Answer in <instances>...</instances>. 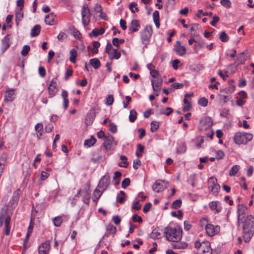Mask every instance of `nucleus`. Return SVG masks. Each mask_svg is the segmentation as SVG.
Wrapping results in <instances>:
<instances>
[{
	"mask_svg": "<svg viewBox=\"0 0 254 254\" xmlns=\"http://www.w3.org/2000/svg\"><path fill=\"white\" fill-rule=\"evenodd\" d=\"M243 224V237L246 243L249 242L254 232V217L252 215L247 216L241 222Z\"/></svg>",
	"mask_w": 254,
	"mask_h": 254,
	"instance_id": "f257e3e1",
	"label": "nucleus"
},
{
	"mask_svg": "<svg viewBox=\"0 0 254 254\" xmlns=\"http://www.w3.org/2000/svg\"><path fill=\"white\" fill-rule=\"evenodd\" d=\"M164 233L166 239L169 241L178 242L182 237V230L180 228L168 226L165 228Z\"/></svg>",
	"mask_w": 254,
	"mask_h": 254,
	"instance_id": "f03ea898",
	"label": "nucleus"
},
{
	"mask_svg": "<svg viewBox=\"0 0 254 254\" xmlns=\"http://www.w3.org/2000/svg\"><path fill=\"white\" fill-rule=\"evenodd\" d=\"M253 137L251 133L247 132H237L234 136V140L235 143L240 144H245L248 142L251 141Z\"/></svg>",
	"mask_w": 254,
	"mask_h": 254,
	"instance_id": "7ed1b4c3",
	"label": "nucleus"
},
{
	"mask_svg": "<svg viewBox=\"0 0 254 254\" xmlns=\"http://www.w3.org/2000/svg\"><path fill=\"white\" fill-rule=\"evenodd\" d=\"M153 32L152 27L151 25H146L142 31L140 37L142 43L145 46L148 45L150 42V39Z\"/></svg>",
	"mask_w": 254,
	"mask_h": 254,
	"instance_id": "20e7f679",
	"label": "nucleus"
},
{
	"mask_svg": "<svg viewBox=\"0 0 254 254\" xmlns=\"http://www.w3.org/2000/svg\"><path fill=\"white\" fill-rule=\"evenodd\" d=\"M90 10L86 4H84L81 11L82 22L84 26H87L90 22Z\"/></svg>",
	"mask_w": 254,
	"mask_h": 254,
	"instance_id": "39448f33",
	"label": "nucleus"
},
{
	"mask_svg": "<svg viewBox=\"0 0 254 254\" xmlns=\"http://www.w3.org/2000/svg\"><path fill=\"white\" fill-rule=\"evenodd\" d=\"M110 183V177L108 173H106L99 180L97 188L101 189L104 191L109 186Z\"/></svg>",
	"mask_w": 254,
	"mask_h": 254,
	"instance_id": "423d86ee",
	"label": "nucleus"
},
{
	"mask_svg": "<svg viewBox=\"0 0 254 254\" xmlns=\"http://www.w3.org/2000/svg\"><path fill=\"white\" fill-rule=\"evenodd\" d=\"M247 210V206H245L244 204H239L238 205L237 213L238 215L237 222L238 225H240L241 222L243 221L244 219L246 218L245 215Z\"/></svg>",
	"mask_w": 254,
	"mask_h": 254,
	"instance_id": "0eeeda50",
	"label": "nucleus"
},
{
	"mask_svg": "<svg viewBox=\"0 0 254 254\" xmlns=\"http://www.w3.org/2000/svg\"><path fill=\"white\" fill-rule=\"evenodd\" d=\"M20 191L19 189H17L14 191L12 198L7 204V207H11L12 209L15 208L19 199Z\"/></svg>",
	"mask_w": 254,
	"mask_h": 254,
	"instance_id": "6e6552de",
	"label": "nucleus"
},
{
	"mask_svg": "<svg viewBox=\"0 0 254 254\" xmlns=\"http://www.w3.org/2000/svg\"><path fill=\"white\" fill-rule=\"evenodd\" d=\"M206 234L210 237L217 234L220 231V227L218 225L214 226L211 224H208L205 226Z\"/></svg>",
	"mask_w": 254,
	"mask_h": 254,
	"instance_id": "1a4fd4ad",
	"label": "nucleus"
},
{
	"mask_svg": "<svg viewBox=\"0 0 254 254\" xmlns=\"http://www.w3.org/2000/svg\"><path fill=\"white\" fill-rule=\"evenodd\" d=\"M16 97V91L14 89L7 88L5 92L4 102H12Z\"/></svg>",
	"mask_w": 254,
	"mask_h": 254,
	"instance_id": "9d476101",
	"label": "nucleus"
},
{
	"mask_svg": "<svg viewBox=\"0 0 254 254\" xmlns=\"http://www.w3.org/2000/svg\"><path fill=\"white\" fill-rule=\"evenodd\" d=\"M50 249V242L47 241L41 244L39 247L38 252L39 254H48Z\"/></svg>",
	"mask_w": 254,
	"mask_h": 254,
	"instance_id": "9b49d317",
	"label": "nucleus"
},
{
	"mask_svg": "<svg viewBox=\"0 0 254 254\" xmlns=\"http://www.w3.org/2000/svg\"><path fill=\"white\" fill-rule=\"evenodd\" d=\"M56 80L57 78L53 79L48 86L49 94L52 97L56 95L58 91Z\"/></svg>",
	"mask_w": 254,
	"mask_h": 254,
	"instance_id": "f8f14e48",
	"label": "nucleus"
},
{
	"mask_svg": "<svg viewBox=\"0 0 254 254\" xmlns=\"http://www.w3.org/2000/svg\"><path fill=\"white\" fill-rule=\"evenodd\" d=\"M114 137L112 135L108 134L104 138L103 146L106 150L111 149L114 142Z\"/></svg>",
	"mask_w": 254,
	"mask_h": 254,
	"instance_id": "ddd939ff",
	"label": "nucleus"
},
{
	"mask_svg": "<svg viewBox=\"0 0 254 254\" xmlns=\"http://www.w3.org/2000/svg\"><path fill=\"white\" fill-rule=\"evenodd\" d=\"M45 22L46 24L53 25L57 23V19L56 15L52 12L45 16Z\"/></svg>",
	"mask_w": 254,
	"mask_h": 254,
	"instance_id": "4468645a",
	"label": "nucleus"
},
{
	"mask_svg": "<svg viewBox=\"0 0 254 254\" xmlns=\"http://www.w3.org/2000/svg\"><path fill=\"white\" fill-rule=\"evenodd\" d=\"M96 116V113L94 109H91L87 113L85 119V123L87 126L90 125L93 122Z\"/></svg>",
	"mask_w": 254,
	"mask_h": 254,
	"instance_id": "2eb2a0df",
	"label": "nucleus"
},
{
	"mask_svg": "<svg viewBox=\"0 0 254 254\" xmlns=\"http://www.w3.org/2000/svg\"><path fill=\"white\" fill-rule=\"evenodd\" d=\"M140 27L139 21L137 19H134L131 21L128 30L130 32L133 33L138 31Z\"/></svg>",
	"mask_w": 254,
	"mask_h": 254,
	"instance_id": "dca6fc26",
	"label": "nucleus"
},
{
	"mask_svg": "<svg viewBox=\"0 0 254 254\" xmlns=\"http://www.w3.org/2000/svg\"><path fill=\"white\" fill-rule=\"evenodd\" d=\"M2 52L5 51L10 45V35H6L1 41Z\"/></svg>",
	"mask_w": 254,
	"mask_h": 254,
	"instance_id": "f3484780",
	"label": "nucleus"
},
{
	"mask_svg": "<svg viewBox=\"0 0 254 254\" xmlns=\"http://www.w3.org/2000/svg\"><path fill=\"white\" fill-rule=\"evenodd\" d=\"M175 50L178 55L180 56H184L186 53V48L181 45L180 41H177L175 44Z\"/></svg>",
	"mask_w": 254,
	"mask_h": 254,
	"instance_id": "a211bd4d",
	"label": "nucleus"
},
{
	"mask_svg": "<svg viewBox=\"0 0 254 254\" xmlns=\"http://www.w3.org/2000/svg\"><path fill=\"white\" fill-rule=\"evenodd\" d=\"M11 221V216L10 215H8L4 221V225H5V229H4V234L6 235H9L10 234V222Z\"/></svg>",
	"mask_w": 254,
	"mask_h": 254,
	"instance_id": "6ab92c4d",
	"label": "nucleus"
},
{
	"mask_svg": "<svg viewBox=\"0 0 254 254\" xmlns=\"http://www.w3.org/2000/svg\"><path fill=\"white\" fill-rule=\"evenodd\" d=\"M200 124L202 126H206V128L211 127L213 124V121L211 118L205 117L200 121Z\"/></svg>",
	"mask_w": 254,
	"mask_h": 254,
	"instance_id": "aec40b11",
	"label": "nucleus"
},
{
	"mask_svg": "<svg viewBox=\"0 0 254 254\" xmlns=\"http://www.w3.org/2000/svg\"><path fill=\"white\" fill-rule=\"evenodd\" d=\"M82 201L84 203L89 205L90 199V194L87 190H84L82 191Z\"/></svg>",
	"mask_w": 254,
	"mask_h": 254,
	"instance_id": "412c9836",
	"label": "nucleus"
},
{
	"mask_svg": "<svg viewBox=\"0 0 254 254\" xmlns=\"http://www.w3.org/2000/svg\"><path fill=\"white\" fill-rule=\"evenodd\" d=\"M62 97L63 98V100H64L63 101L64 107V109L65 110H66L68 107V103H69L68 99L67 98L68 92L66 90H63L62 92Z\"/></svg>",
	"mask_w": 254,
	"mask_h": 254,
	"instance_id": "4be33fe9",
	"label": "nucleus"
},
{
	"mask_svg": "<svg viewBox=\"0 0 254 254\" xmlns=\"http://www.w3.org/2000/svg\"><path fill=\"white\" fill-rule=\"evenodd\" d=\"M98 188H96L93 193L92 200L95 202L97 201L104 192L102 190V191H100Z\"/></svg>",
	"mask_w": 254,
	"mask_h": 254,
	"instance_id": "5701e85b",
	"label": "nucleus"
},
{
	"mask_svg": "<svg viewBox=\"0 0 254 254\" xmlns=\"http://www.w3.org/2000/svg\"><path fill=\"white\" fill-rule=\"evenodd\" d=\"M150 237L152 239L160 238L161 237V230L158 228L154 229L150 235Z\"/></svg>",
	"mask_w": 254,
	"mask_h": 254,
	"instance_id": "b1692460",
	"label": "nucleus"
},
{
	"mask_svg": "<svg viewBox=\"0 0 254 254\" xmlns=\"http://www.w3.org/2000/svg\"><path fill=\"white\" fill-rule=\"evenodd\" d=\"M152 189L154 191L156 192H159L160 191L164 190V187L162 184L159 181H156L154 185L152 186Z\"/></svg>",
	"mask_w": 254,
	"mask_h": 254,
	"instance_id": "393cba45",
	"label": "nucleus"
},
{
	"mask_svg": "<svg viewBox=\"0 0 254 254\" xmlns=\"http://www.w3.org/2000/svg\"><path fill=\"white\" fill-rule=\"evenodd\" d=\"M89 63L95 69H98L101 65V63L99 60L97 58H94L90 59Z\"/></svg>",
	"mask_w": 254,
	"mask_h": 254,
	"instance_id": "a878e982",
	"label": "nucleus"
},
{
	"mask_svg": "<svg viewBox=\"0 0 254 254\" xmlns=\"http://www.w3.org/2000/svg\"><path fill=\"white\" fill-rule=\"evenodd\" d=\"M205 245L203 248L202 249V254H212V250L210 248V243L208 242L204 243Z\"/></svg>",
	"mask_w": 254,
	"mask_h": 254,
	"instance_id": "bb28decb",
	"label": "nucleus"
},
{
	"mask_svg": "<svg viewBox=\"0 0 254 254\" xmlns=\"http://www.w3.org/2000/svg\"><path fill=\"white\" fill-rule=\"evenodd\" d=\"M23 17V9L19 8L15 13V21L16 24L18 25L19 22L21 20Z\"/></svg>",
	"mask_w": 254,
	"mask_h": 254,
	"instance_id": "cd10ccee",
	"label": "nucleus"
},
{
	"mask_svg": "<svg viewBox=\"0 0 254 254\" xmlns=\"http://www.w3.org/2000/svg\"><path fill=\"white\" fill-rule=\"evenodd\" d=\"M116 231L117 229L115 226L112 224H109L107 227V232L105 236L108 237L110 234H114L116 233Z\"/></svg>",
	"mask_w": 254,
	"mask_h": 254,
	"instance_id": "c85d7f7f",
	"label": "nucleus"
},
{
	"mask_svg": "<svg viewBox=\"0 0 254 254\" xmlns=\"http://www.w3.org/2000/svg\"><path fill=\"white\" fill-rule=\"evenodd\" d=\"M40 31H41L40 26L39 25H36L31 29V36L32 37H35V36H38L39 34Z\"/></svg>",
	"mask_w": 254,
	"mask_h": 254,
	"instance_id": "c756f323",
	"label": "nucleus"
},
{
	"mask_svg": "<svg viewBox=\"0 0 254 254\" xmlns=\"http://www.w3.org/2000/svg\"><path fill=\"white\" fill-rule=\"evenodd\" d=\"M120 159L123 161L122 163H119L118 165L121 167L127 168L128 165V162H127V157L123 155L120 156Z\"/></svg>",
	"mask_w": 254,
	"mask_h": 254,
	"instance_id": "7c9ffc66",
	"label": "nucleus"
},
{
	"mask_svg": "<svg viewBox=\"0 0 254 254\" xmlns=\"http://www.w3.org/2000/svg\"><path fill=\"white\" fill-rule=\"evenodd\" d=\"M108 55L110 60H113L114 59L118 60L121 57V54L117 52V49H113V53L111 52Z\"/></svg>",
	"mask_w": 254,
	"mask_h": 254,
	"instance_id": "2f4dec72",
	"label": "nucleus"
},
{
	"mask_svg": "<svg viewBox=\"0 0 254 254\" xmlns=\"http://www.w3.org/2000/svg\"><path fill=\"white\" fill-rule=\"evenodd\" d=\"M69 61L72 63H75L76 58L77 57V51L74 49H72L70 51Z\"/></svg>",
	"mask_w": 254,
	"mask_h": 254,
	"instance_id": "473e14b6",
	"label": "nucleus"
},
{
	"mask_svg": "<svg viewBox=\"0 0 254 254\" xmlns=\"http://www.w3.org/2000/svg\"><path fill=\"white\" fill-rule=\"evenodd\" d=\"M162 84V81H158L156 80H151V85L153 89H157L160 90Z\"/></svg>",
	"mask_w": 254,
	"mask_h": 254,
	"instance_id": "72a5a7b5",
	"label": "nucleus"
},
{
	"mask_svg": "<svg viewBox=\"0 0 254 254\" xmlns=\"http://www.w3.org/2000/svg\"><path fill=\"white\" fill-rule=\"evenodd\" d=\"M96 141V139L93 136H91L89 139L85 140L84 143L85 146L90 147L93 145Z\"/></svg>",
	"mask_w": 254,
	"mask_h": 254,
	"instance_id": "f704fd0d",
	"label": "nucleus"
},
{
	"mask_svg": "<svg viewBox=\"0 0 254 254\" xmlns=\"http://www.w3.org/2000/svg\"><path fill=\"white\" fill-rule=\"evenodd\" d=\"M209 206L212 210H215L217 213L221 211V208L217 207V201H211L209 203Z\"/></svg>",
	"mask_w": 254,
	"mask_h": 254,
	"instance_id": "c9c22d12",
	"label": "nucleus"
},
{
	"mask_svg": "<svg viewBox=\"0 0 254 254\" xmlns=\"http://www.w3.org/2000/svg\"><path fill=\"white\" fill-rule=\"evenodd\" d=\"M125 194L126 193L124 191L121 190L120 191V194H118L117 196V201L120 203H123L125 201Z\"/></svg>",
	"mask_w": 254,
	"mask_h": 254,
	"instance_id": "e433bc0d",
	"label": "nucleus"
},
{
	"mask_svg": "<svg viewBox=\"0 0 254 254\" xmlns=\"http://www.w3.org/2000/svg\"><path fill=\"white\" fill-rule=\"evenodd\" d=\"M137 6V4L135 2H132L129 4V8L132 13H134L139 11V9Z\"/></svg>",
	"mask_w": 254,
	"mask_h": 254,
	"instance_id": "4c0bfd02",
	"label": "nucleus"
},
{
	"mask_svg": "<svg viewBox=\"0 0 254 254\" xmlns=\"http://www.w3.org/2000/svg\"><path fill=\"white\" fill-rule=\"evenodd\" d=\"M237 61L238 62L237 65L244 64L246 61V58L244 53H241L237 57Z\"/></svg>",
	"mask_w": 254,
	"mask_h": 254,
	"instance_id": "58836bf2",
	"label": "nucleus"
},
{
	"mask_svg": "<svg viewBox=\"0 0 254 254\" xmlns=\"http://www.w3.org/2000/svg\"><path fill=\"white\" fill-rule=\"evenodd\" d=\"M176 243L173 245V247L177 249H184L187 247V244L186 243L176 242Z\"/></svg>",
	"mask_w": 254,
	"mask_h": 254,
	"instance_id": "ea45409f",
	"label": "nucleus"
},
{
	"mask_svg": "<svg viewBox=\"0 0 254 254\" xmlns=\"http://www.w3.org/2000/svg\"><path fill=\"white\" fill-rule=\"evenodd\" d=\"M187 150V146L185 143L183 142L177 149V152L179 154L185 153Z\"/></svg>",
	"mask_w": 254,
	"mask_h": 254,
	"instance_id": "a19ab883",
	"label": "nucleus"
},
{
	"mask_svg": "<svg viewBox=\"0 0 254 254\" xmlns=\"http://www.w3.org/2000/svg\"><path fill=\"white\" fill-rule=\"evenodd\" d=\"M151 127H150V131L152 132H154L155 131H156L158 128H159V123L156 121H152L151 123Z\"/></svg>",
	"mask_w": 254,
	"mask_h": 254,
	"instance_id": "79ce46f5",
	"label": "nucleus"
},
{
	"mask_svg": "<svg viewBox=\"0 0 254 254\" xmlns=\"http://www.w3.org/2000/svg\"><path fill=\"white\" fill-rule=\"evenodd\" d=\"M137 113L134 110H132L130 111L129 116V120L131 123H133L136 119Z\"/></svg>",
	"mask_w": 254,
	"mask_h": 254,
	"instance_id": "37998d69",
	"label": "nucleus"
},
{
	"mask_svg": "<svg viewBox=\"0 0 254 254\" xmlns=\"http://www.w3.org/2000/svg\"><path fill=\"white\" fill-rule=\"evenodd\" d=\"M217 179L213 177H211L209 179L208 183L209 188L210 190H211L212 188H213V185L215 186V185H216L217 184Z\"/></svg>",
	"mask_w": 254,
	"mask_h": 254,
	"instance_id": "c03bdc74",
	"label": "nucleus"
},
{
	"mask_svg": "<svg viewBox=\"0 0 254 254\" xmlns=\"http://www.w3.org/2000/svg\"><path fill=\"white\" fill-rule=\"evenodd\" d=\"M219 38L220 40L223 42H227L229 39V36L224 31L220 32L219 35Z\"/></svg>",
	"mask_w": 254,
	"mask_h": 254,
	"instance_id": "a18cd8bd",
	"label": "nucleus"
},
{
	"mask_svg": "<svg viewBox=\"0 0 254 254\" xmlns=\"http://www.w3.org/2000/svg\"><path fill=\"white\" fill-rule=\"evenodd\" d=\"M53 221L54 224L56 227H60L63 222L62 218L60 216L55 217Z\"/></svg>",
	"mask_w": 254,
	"mask_h": 254,
	"instance_id": "49530a36",
	"label": "nucleus"
},
{
	"mask_svg": "<svg viewBox=\"0 0 254 254\" xmlns=\"http://www.w3.org/2000/svg\"><path fill=\"white\" fill-rule=\"evenodd\" d=\"M239 168L240 167L239 165H236L233 166L229 172V175L230 176H235L239 170Z\"/></svg>",
	"mask_w": 254,
	"mask_h": 254,
	"instance_id": "de8ad7c7",
	"label": "nucleus"
},
{
	"mask_svg": "<svg viewBox=\"0 0 254 254\" xmlns=\"http://www.w3.org/2000/svg\"><path fill=\"white\" fill-rule=\"evenodd\" d=\"M182 200L181 199H177L173 201L172 204V208L173 209H177L181 206Z\"/></svg>",
	"mask_w": 254,
	"mask_h": 254,
	"instance_id": "09e8293b",
	"label": "nucleus"
},
{
	"mask_svg": "<svg viewBox=\"0 0 254 254\" xmlns=\"http://www.w3.org/2000/svg\"><path fill=\"white\" fill-rule=\"evenodd\" d=\"M8 215V214H7V213L6 212V211H5L4 212H1V213H0V227H1L2 226L3 221H5V219Z\"/></svg>",
	"mask_w": 254,
	"mask_h": 254,
	"instance_id": "8fccbe9b",
	"label": "nucleus"
},
{
	"mask_svg": "<svg viewBox=\"0 0 254 254\" xmlns=\"http://www.w3.org/2000/svg\"><path fill=\"white\" fill-rule=\"evenodd\" d=\"M30 48L28 45H25L23 47L22 50L21 52V54L25 57L26 56L30 51Z\"/></svg>",
	"mask_w": 254,
	"mask_h": 254,
	"instance_id": "3c124183",
	"label": "nucleus"
},
{
	"mask_svg": "<svg viewBox=\"0 0 254 254\" xmlns=\"http://www.w3.org/2000/svg\"><path fill=\"white\" fill-rule=\"evenodd\" d=\"M205 45V43L203 41H201L198 43L197 44L194 45V51L197 52L199 50L202 48Z\"/></svg>",
	"mask_w": 254,
	"mask_h": 254,
	"instance_id": "603ef678",
	"label": "nucleus"
},
{
	"mask_svg": "<svg viewBox=\"0 0 254 254\" xmlns=\"http://www.w3.org/2000/svg\"><path fill=\"white\" fill-rule=\"evenodd\" d=\"M141 205L139 203V200L133 201L132 203V208L138 210L141 208Z\"/></svg>",
	"mask_w": 254,
	"mask_h": 254,
	"instance_id": "864d4df0",
	"label": "nucleus"
},
{
	"mask_svg": "<svg viewBox=\"0 0 254 254\" xmlns=\"http://www.w3.org/2000/svg\"><path fill=\"white\" fill-rule=\"evenodd\" d=\"M94 11L97 13L99 12L100 13V16L102 17V14H103L104 13L102 10V8L100 4L99 3H96L94 6Z\"/></svg>",
	"mask_w": 254,
	"mask_h": 254,
	"instance_id": "5fc2aeb1",
	"label": "nucleus"
},
{
	"mask_svg": "<svg viewBox=\"0 0 254 254\" xmlns=\"http://www.w3.org/2000/svg\"><path fill=\"white\" fill-rule=\"evenodd\" d=\"M198 103L200 106L205 107L207 106L208 100L205 97H202L198 100Z\"/></svg>",
	"mask_w": 254,
	"mask_h": 254,
	"instance_id": "6e6d98bb",
	"label": "nucleus"
},
{
	"mask_svg": "<svg viewBox=\"0 0 254 254\" xmlns=\"http://www.w3.org/2000/svg\"><path fill=\"white\" fill-rule=\"evenodd\" d=\"M130 181L128 178H125L122 183V187L123 189H126L127 187L130 185Z\"/></svg>",
	"mask_w": 254,
	"mask_h": 254,
	"instance_id": "4d7b16f0",
	"label": "nucleus"
},
{
	"mask_svg": "<svg viewBox=\"0 0 254 254\" xmlns=\"http://www.w3.org/2000/svg\"><path fill=\"white\" fill-rule=\"evenodd\" d=\"M220 3L226 8H230L231 6V2L230 0H221Z\"/></svg>",
	"mask_w": 254,
	"mask_h": 254,
	"instance_id": "13d9d810",
	"label": "nucleus"
},
{
	"mask_svg": "<svg viewBox=\"0 0 254 254\" xmlns=\"http://www.w3.org/2000/svg\"><path fill=\"white\" fill-rule=\"evenodd\" d=\"M114 102V98L112 95H109L106 98V104L108 106H110L113 104Z\"/></svg>",
	"mask_w": 254,
	"mask_h": 254,
	"instance_id": "bf43d9fd",
	"label": "nucleus"
},
{
	"mask_svg": "<svg viewBox=\"0 0 254 254\" xmlns=\"http://www.w3.org/2000/svg\"><path fill=\"white\" fill-rule=\"evenodd\" d=\"M220 189V186L219 185L217 184L215 185V186L213 185V188H211V190H210L211 192H213V193L215 194H217L218 192H219V190Z\"/></svg>",
	"mask_w": 254,
	"mask_h": 254,
	"instance_id": "052dcab7",
	"label": "nucleus"
},
{
	"mask_svg": "<svg viewBox=\"0 0 254 254\" xmlns=\"http://www.w3.org/2000/svg\"><path fill=\"white\" fill-rule=\"evenodd\" d=\"M167 112L161 111L159 112V115L163 114L166 116H169L173 111V109L171 107H167L166 108Z\"/></svg>",
	"mask_w": 254,
	"mask_h": 254,
	"instance_id": "680f3d73",
	"label": "nucleus"
},
{
	"mask_svg": "<svg viewBox=\"0 0 254 254\" xmlns=\"http://www.w3.org/2000/svg\"><path fill=\"white\" fill-rule=\"evenodd\" d=\"M109 130L113 133H116L117 131V126L113 123H110Z\"/></svg>",
	"mask_w": 254,
	"mask_h": 254,
	"instance_id": "e2e57ef3",
	"label": "nucleus"
},
{
	"mask_svg": "<svg viewBox=\"0 0 254 254\" xmlns=\"http://www.w3.org/2000/svg\"><path fill=\"white\" fill-rule=\"evenodd\" d=\"M72 35L74 37L77 39H80L81 37L80 32L77 29H74L72 31Z\"/></svg>",
	"mask_w": 254,
	"mask_h": 254,
	"instance_id": "0e129e2a",
	"label": "nucleus"
},
{
	"mask_svg": "<svg viewBox=\"0 0 254 254\" xmlns=\"http://www.w3.org/2000/svg\"><path fill=\"white\" fill-rule=\"evenodd\" d=\"M132 219L134 222L141 223L142 222L141 217L137 214H134L132 216Z\"/></svg>",
	"mask_w": 254,
	"mask_h": 254,
	"instance_id": "69168bd1",
	"label": "nucleus"
},
{
	"mask_svg": "<svg viewBox=\"0 0 254 254\" xmlns=\"http://www.w3.org/2000/svg\"><path fill=\"white\" fill-rule=\"evenodd\" d=\"M113 49H114L112 44L110 43H108L106 47L105 52L109 55L111 53L112 50L113 51Z\"/></svg>",
	"mask_w": 254,
	"mask_h": 254,
	"instance_id": "338daca9",
	"label": "nucleus"
},
{
	"mask_svg": "<svg viewBox=\"0 0 254 254\" xmlns=\"http://www.w3.org/2000/svg\"><path fill=\"white\" fill-rule=\"evenodd\" d=\"M39 74V75L42 77H44L46 75V70L45 68L43 66H40L38 69Z\"/></svg>",
	"mask_w": 254,
	"mask_h": 254,
	"instance_id": "774afa93",
	"label": "nucleus"
}]
</instances>
